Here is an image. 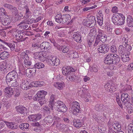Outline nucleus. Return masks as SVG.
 Listing matches in <instances>:
<instances>
[{
	"mask_svg": "<svg viewBox=\"0 0 133 133\" xmlns=\"http://www.w3.org/2000/svg\"><path fill=\"white\" fill-rule=\"evenodd\" d=\"M51 48V45L47 42H44L42 43L39 46V51H48Z\"/></svg>",
	"mask_w": 133,
	"mask_h": 133,
	"instance_id": "nucleus-8",
	"label": "nucleus"
},
{
	"mask_svg": "<svg viewBox=\"0 0 133 133\" xmlns=\"http://www.w3.org/2000/svg\"><path fill=\"white\" fill-rule=\"evenodd\" d=\"M48 59V62L50 63L51 65H52L57 66L59 64V60L56 58V57L53 56V57L50 56H48L46 58Z\"/></svg>",
	"mask_w": 133,
	"mask_h": 133,
	"instance_id": "nucleus-7",
	"label": "nucleus"
},
{
	"mask_svg": "<svg viewBox=\"0 0 133 133\" xmlns=\"http://www.w3.org/2000/svg\"><path fill=\"white\" fill-rule=\"evenodd\" d=\"M54 105L57 107V111H58L65 112L67 110V108L65 105L61 101H57Z\"/></svg>",
	"mask_w": 133,
	"mask_h": 133,
	"instance_id": "nucleus-4",
	"label": "nucleus"
},
{
	"mask_svg": "<svg viewBox=\"0 0 133 133\" xmlns=\"http://www.w3.org/2000/svg\"><path fill=\"white\" fill-rule=\"evenodd\" d=\"M118 52L119 55L122 54L125 51H126L125 46H124L123 45H120L118 48Z\"/></svg>",
	"mask_w": 133,
	"mask_h": 133,
	"instance_id": "nucleus-33",
	"label": "nucleus"
},
{
	"mask_svg": "<svg viewBox=\"0 0 133 133\" xmlns=\"http://www.w3.org/2000/svg\"><path fill=\"white\" fill-rule=\"evenodd\" d=\"M58 125L59 126H59V128L61 130H64L66 128V125L64 124H60Z\"/></svg>",
	"mask_w": 133,
	"mask_h": 133,
	"instance_id": "nucleus-60",
	"label": "nucleus"
},
{
	"mask_svg": "<svg viewBox=\"0 0 133 133\" xmlns=\"http://www.w3.org/2000/svg\"><path fill=\"white\" fill-rule=\"evenodd\" d=\"M5 44H6L7 47H9L11 50H13L15 48V45L14 43H5Z\"/></svg>",
	"mask_w": 133,
	"mask_h": 133,
	"instance_id": "nucleus-38",
	"label": "nucleus"
},
{
	"mask_svg": "<svg viewBox=\"0 0 133 133\" xmlns=\"http://www.w3.org/2000/svg\"><path fill=\"white\" fill-rule=\"evenodd\" d=\"M130 97L128 94L126 93H122L121 96V100L124 104L129 102Z\"/></svg>",
	"mask_w": 133,
	"mask_h": 133,
	"instance_id": "nucleus-14",
	"label": "nucleus"
},
{
	"mask_svg": "<svg viewBox=\"0 0 133 133\" xmlns=\"http://www.w3.org/2000/svg\"><path fill=\"white\" fill-rule=\"evenodd\" d=\"M9 55L8 52L5 51L1 52L0 54V58L2 59H6Z\"/></svg>",
	"mask_w": 133,
	"mask_h": 133,
	"instance_id": "nucleus-29",
	"label": "nucleus"
},
{
	"mask_svg": "<svg viewBox=\"0 0 133 133\" xmlns=\"http://www.w3.org/2000/svg\"><path fill=\"white\" fill-rule=\"evenodd\" d=\"M20 56L24 61L28 59L29 58L28 55L24 52L22 53L20 55Z\"/></svg>",
	"mask_w": 133,
	"mask_h": 133,
	"instance_id": "nucleus-43",
	"label": "nucleus"
},
{
	"mask_svg": "<svg viewBox=\"0 0 133 133\" xmlns=\"http://www.w3.org/2000/svg\"><path fill=\"white\" fill-rule=\"evenodd\" d=\"M55 99V95L53 94L51 95L50 98V103L52 104L54 101Z\"/></svg>",
	"mask_w": 133,
	"mask_h": 133,
	"instance_id": "nucleus-57",
	"label": "nucleus"
},
{
	"mask_svg": "<svg viewBox=\"0 0 133 133\" xmlns=\"http://www.w3.org/2000/svg\"><path fill=\"white\" fill-rule=\"evenodd\" d=\"M98 128L99 131L102 133L104 132L106 130L105 128L103 126H98Z\"/></svg>",
	"mask_w": 133,
	"mask_h": 133,
	"instance_id": "nucleus-50",
	"label": "nucleus"
},
{
	"mask_svg": "<svg viewBox=\"0 0 133 133\" xmlns=\"http://www.w3.org/2000/svg\"><path fill=\"white\" fill-rule=\"evenodd\" d=\"M50 109L48 108L47 106H45L43 108V111L48 114H49L50 113Z\"/></svg>",
	"mask_w": 133,
	"mask_h": 133,
	"instance_id": "nucleus-48",
	"label": "nucleus"
},
{
	"mask_svg": "<svg viewBox=\"0 0 133 133\" xmlns=\"http://www.w3.org/2000/svg\"><path fill=\"white\" fill-rule=\"evenodd\" d=\"M96 29L95 28H93L90 30V32L92 34L93 36H95L96 35Z\"/></svg>",
	"mask_w": 133,
	"mask_h": 133,
	"instance_id": "nucleus-63",
	"label": "nucleus"
},
{
	"mask_svg": "<svg viewBox=\"0 0 133 133\" xmlns=\"http://www.w3.org/2000/svg\"><path fill=\"white\" fill-rule=\"evenodd\" d=\"M133 70V63H131L129 65L127 69V71H131Z\"/></svg>",
	"mask_w": 133,
	"mask_h": 133,
	"instance_id": "nucleus-58",
	"label": "nucleus"
},
{
	"mask_svg": "<svg viewBox=\"0 0 133 133\" xmlns=\"http://www.w3.org/2000/svg\"><path fill=\"white\" fill-rule=\"evenodd\" d=\"M116 57L115 58V60H113V63H112V64H118V63L120 61V58H119L118 56V55H117V56H115Z\"/></svg>",
	"mask_w": 133,
	"mask_h": 133,
	"instance_id": "nucleus-51",
	"label": "nucleus"
},
{
	"mask_svg": "<svg viewBox=\"0 0 133 133\" xmlns=\"http://www.w3.org/2000/svg\"><path fill=\"white\" fill-rule=\"evenodd\" d=\"M27 24V22L25 19L23 20L19 24L17 25V26H18L20 28H21L22 29L27 30L29 28L28 25L25 24Z\"/></svg>",
	"mask_w": 133,
	"mask_h": 133,
	"instance_id": "nucleus-15",
	"label": "nucleus"
},
{
	"mask_svg": "<svg viewBox=\"0 0 133 133\" xmlns=\"http://www.w3.org/2000/svg\"><path fill=\"white\" fill-rule=\"evenodd\" d=\"M37 100H38V102L41 105V106L45 102V98H36Z\"/></svg>",
	"mask_w": 133,
	"mask_h": 133,
	"instance_id": "nucleus-46",
	"label": "nucleus"
},
{
	"mask_svg": "<svg viewBox=\"0 0 133 133\" xmlns=\"http://www.w3.org/2000/svg\"><path fill=\"white\" fill-rule=\"evenodd\" d=\"M41 117L42 115L41 114H38L30 115L29 116L28 118L30 121H35L39 120Z\"/></svg>",
	"mask_w": 133,
	"mask_h": 133,
	"instance_id": "nucleus-17",
	"label": "nucleus"
},
{
	"mask_svg": "<svg viewBox=\"0 0 133 133\" xmlns=\"http://www.w3.org/2000/svg\"><path fill=\"white\" fill-rule=\"evenodd\" d=\"M97 23L100 26H102L103 23V18L102 17H98Z\"/></svg>",
	"mask_w": 133,
	"mask_h": 133,
	"instance_id": "nucleus-49",
	"label": "nucleus"
},
{
	"mask_svg": "<svg viewBox=\"0 0 133 133\" xmlns=\"http://www.w3.org/2000/svg\"><path fill=\"white\" fill-rule=\"evenodd\" d=\"M115 56H117V54H109L105 58L104 63L108 65L112 64L113 63V61L115 59Z\"/></svg>",
	"mask_w": 133,
	"mask_h": 133,
	"instance_id": "nucleus-5",
	"label": "nucleus"
},
{
	"mask_svg": "<svg viewBox=\"0 0 133 133\" xmlns=\"http://www.w3.org/2000/svg\"><path fill=\"white\" fill-rule=\"evenodd\" d=\"M127 53L126 54H121V58L122 61L123 62H126L129 61L130 58L129 57V55Z\"/></svg>",
	"mask_w": 133,
	"mask_h": 133,
	"instance_id": "nucleus-27",
	"label": "nucleus"
},
{
	"mask_svg": "<svg viewBox=\"0 0 133 133\" xmlns=\"http://www.w3.org/2000/svg\"><path fill=\"white\" fill-rule=\"evenodd\" d=\"M69 53H70V55L69 57L70 58H76L78 56V53L76 51H70Z\"/></svg>",
	"mask_w": 133,
	"mask_h": 133,
	"instance_id": "nucleus-36",
	"label": "nucleus"
},
{
	"mask_svg": "<svg viewBox=\"0 0 133 133\" xmlns=\"http://www.w3.org/2000/svg\"><path fill=\"white\" fill-rule=\"evenodd\" d=\"M60 14H57L55 16V21L59 23H63V17Z\"/></svg>",
	"mask_w": 133,
	"mask_h": 133,
	"instance_id": "nucleus-20",
	"label": "nucleus"
},
{
	"mask_svg": "<svg viewBox=\"0 0 133 133\" xmlns=\"http://www.w3.org/2000/svg\"><path fill=\"white\" fill-rule=\"evenodd\" d=\"M5 93L8 94V96L9 97H11L13 94L14 91L12 89L9 87H6L5 90Z\"/></svg>",
	"mask_w": 133,
	"mask_h": 133,
	"instance_id": "nucleus-19",
	"label": "nucleus"
},
{
	"mask_svg": "<svg viewBox=\"0 0 133 133\" xmlns=\"http://www.w3.org/2000/svg\"><path fill=\"white\" fill-rule=\"evenodd\" d=\"M32 47L34 48L35 49H38V50L39 51V46L37 43H33L32 44Z\"/></svg>",
	"mask_w": 133,
	"mask_h": 133,
	"instance_id": "nucleus-55",
	"label": "nucleus"
},
{
	"mask_svg": "<svg viewBox=\"0 0 133 133\" xmlns=\"http://www.w3.org/2000/svg\"><path fill=\"white\" fill-rule=\"evenodd\" d=\"M85 21L84 23V24L86 26L91 28L94 27L96 24V21L95 19V17L93 16H90L89 19L84 20Z\"/></svg>",
	"mask_w": 133,
	"mask_h": 133,
	"instance_id": "nucleus-3",
	"label": "nucleus"
},
{
	"mask_svg": "<svg viewBox=\"0 0 133 133\" xmlns=\"http://www.w3.org/2000/svg\"><path fill=\"white\" fill-rule=\"evenodd\" d=\"M112 20L115 25H121L124 24L125 18L123 14L116 13L113 15Z\"/></svg>",
	"mask_w": 133,
	"mask_h": 133,
	"instance_id": "nucleus-2",
	"label": "nucleus"
},
{
	"mask_svg": "<svg viewBox=\"0 0 133 133\" xmlns=\"http://www.w3.org/2000/svg\"><path fill=\"white\" fill-rule=\"evenodd\" d=\"M98 34L97 36V38H98L102 42H105L107 39L106 35L104 34L103 31L101 29H99Z\"/></svg>",
	"mask_w": 133,
	"mask_h": 133,
	"instance_id": "nucleus-10",
	"label": "nucleus"
},
{
	"mask_svg": "<svg viewBox=\"0 0 133 133\" xmlns=\"http://www.w3.org/2000/svg\"><path fill=\"white\" fill-rule=\"evenodd\" d=\"M35 68L41 69L43 68L44 66V64L41 63H37L34 65Z\"/></svg>",
	"mask_w": 133,
	"mask_h": 133,
	"instance_id": "nucleus-41",
	"label": "nucleus"
},
{
	"mask_svg": "<svg viewBox=\"0 0 133 133\" xmlns=\"http://www.w3.org/2000/svg\"><path fill=\"white\" fill-rule=\"evenodd\" d=\"M23 63L24 66L27 67H28V66L32 64L31 62L29 61L28 59L24 61Z\"/></svg>",
	"mask_w": 133,
	"mask_h": 133,
	"instance_id": "nucleus-45",
	"label": "nucleus"
},
{
	"mask_svg": "<svg viewBox=\"0 0 133 133\" xmlns=\"http://www.w3.org/2000/svg\"><path fill=\"white\" fill-rule=\"evenodd\" d=\"M17 72L15 70H13L9 72L6 76V82H8L9 81H10L13 79H16L17 77Z\"/></svg>",
	"mask_w": 133,
	"mask_h": 133,
	"instance_id": "nucleus-6",
	"label": "nucleus"
},
{
	"mask_svg": "<svg viewBox=\"0 0 133 133\" xmlns=\"http://www.w3.org/2000/svg\"><path fill=\"white\" fill-rule=\"evenodd\" d=\"M29 126L28 123H22L19 125V127L22 130L26 131L28 129Z\"/></svg>",
	"mask_w": 133,
	"mask_h": 133,
	"instance_id": "nucleus-26",
	"label": "nucleus"
},
{
	"mask_svg": "<svg viewBox=\"0 0 133 133\" xmlns=\"http://www.w3.org/2000/svg\"><path fill=\"white\" fill-rule=\"evenodd\" d=\"M74 34L73 36L74 39L77 42H82V39L80 34L77 32Z\"/></svg>",
	"mask_w": 133,
	"mask_h": 133,
	"instance_id": "nucleus-18",
	"label": "nucleus"
},
{
	"mask_svg": "<svg viewBox=\"0 0 133 133\" xmlns=\"http://www.w3.org/2000/svg\"><path fill=\"white\" fill-rule=\"evenodd\" d=\"M20 30H19L18 29H15L12 30V34L14 36H15L16 37L17 36V35L18 34L19 31Z\"/></svg>",
	"mask_w": 133,
	"mask_h": 133,
	"instance_id": "nucleus-53",
	"label": "nucleus"
},
{
	"mask_svg": "<svg viewBox=\"0 0 133 133\" xmlns=\"http://www.w3.org/2000/svg\"><path fill=\"white\" fill-rule=\"evenodd\" d=\"M2 25H3L4 26H6L9 25L11 22L9 20V18L6 17L2 19Z\"/></svg>",
	"mask_w": 133,
	"mask_h": 133,
	"instance_id": "nucleus-25",
	"label": "nucleus"
},
{
	"mask_svg": "<svg viewBox=\"0 0 133 133\" xmlns=\"http://www.w3.org/2000/svg\"><path fill=\"white\" fill-rule=\"evenodd\" d=\"M73 122L74 125L77 128H79L82 126L81 121L79 119L74 120Z\"/></svg>",
	"mask_w": 133,
	"mask_h": 133,
	"instance_id": "nucleus-28",
	"label": "nucleus"
},
{
	"mask_svg": "<svg viewBox=\"0 0 133 133\" xmlns=\"http://www.w3.org/2000/svg\"><path fill=\"white\" fill-rule=\"evenodd\" d=\"M63 22L65 23L67 22H69L71 19V17L70 15L68 14H66L65 15H63Z\"/></svg>",
	"mask_w": 133,
	"mask_h": 133,
	"instance_id": "nucleus-31",
	"label": "nucleus"
},
{
	"mask_svg": "<svg viewBox=\"0 0 133 133\" xmlns=\"http://www.w3.org/2000/svg\"><path fill=\"white\" fill-rule=\"evenodd\" d=\"M98 39V38H96L95 42L94 44V46H96L98 45H100L101 44V42Z\"/></svg>",
	"mask_w": 133,
	"mask_h": 133,
	"instance_id": "nucleus-62",
	"label": "nucleus"
},
{
	"mask_svg": "<svg viewBox=\"0 0 133 133\" xmlns=\"http://www.w3.org/2000/svg\"><path fill=\"white\" fill-rule=\"evenodd\" d=\"M36 58L38 59L41 61H43L45 60V59L48 57V56L44 52L41 51L37 52L34 54Z\"/></svg>",
	"mask_w": 133,
	"mask_h": 133,
	"instance_id": "nucleus-11",
	"label": "nucleus"
},
{
	"mask_svg": "<svg viewBox=\"0 0 133 133\" xmlns=\"http://www.w3.org/2000/svg\"><path fill=\"white\" fill-rule=\"evenodd\" d=\"M104 87L106 90L110 92H113L115 91V87L112 85H110L109 83H108L105 84L104 86Z\"/></svg>",
	"mask_w": 133,
	"mask_h": 133,
	"instance_id": "nucleus-21",
	"label": "nucleus"
},
{
	"mask_svg": "<svg viewBox=\"0 0 133 133\" xmlns=\"http://www.w3.org/2000/svg\"><path fill=\"white\" fill-rule=\"evenodd\" d=\"M7 84L9 86L12 87H16L18 85V83L16 79H13L10 81L6 82Z\"/></svg>",
	"mask_w": 133,
	"mask_h": 133,
	"instance_id": "nucleus-22",
	"label": "nucleus"
},
{
	"mask_svg": "<svg viewBox=\"0 0 133 133\" xmlns=\"http://www.w3.org/2000/svg\"><path fill=\"white\" fill-rule=\"evenodd\" d=\"M110 123L111 125H112L113 128H116V131H118L121 130V125L118 123V122H112L110 121Z\"/></svg>",
	"mask_w": 133,
	"mask_h": 133,
	"instance_id": "nucleus-23",
	"label": "nucleus"
},
{
	"mask_svg": "<svg viewBox=\"0 0 133 133\" xmlns=\"http://www.w3.org/2000/svg\"><path fill=\"white\" fill-rule=\"evenodd\" d=\"M47 92L43 90H41L38 92L37 94L35 95L33 97V99L34 100L36 101L37 100L36 98H45V96L47 94Z\"/></svg>",
	"mask_w": 133,
	"mask_h": 133,
	"instance_id": "nucleus-13",
	"label": "nucleus"
},
{
	"mask_svg": "<svg viewBox=\"0 0 133 133\" xmlns=\"http://www.w3.org/2000/svg\"><path fill=\"white\" fill-rule=\"evenodd\" d=\"M25 67L23 65L21 64L19 66V68L20 71H23L25 69Z\"/></svg>",
	"mask_w": 133,
	"mask_h": 133,
	"instance_id": "nucleus-64",
	"label": "nucleus"
},
{
	"mask_svg": "<svg viewBox=\"0 0 133 133\" xmlns=\"http://www.w3.org/2000/svg\"><path fill=\"white\" fill-rule=\"evenodd\" d=\"M109 48V47L108 44L102 43L99 46L98 50L99 52L105 54L108 51Z\"/></svg>",
	"mask_w": 133,
	"mask_h": 133,
	"instance_id": "nucleus-9",
	"label": "nucleus"
},
{
	"mask_svg": "<svg viewBox=\"0 0 133 133\" xmlns=\"http://www.w3.org/2000/svg\"><path fill=\"white\" fill-rule=\"evenodd\" d=\"M6 124L7 125L10 129H14L17 128V127L15 125L13 124L12 123H9L8 122H6Z\"/></svg>",
	"mask_w": 133,
	"mask_h": 133,
	"instance_id": "nucleus-40",
	"label": "nucleus"
},
{
	"mask_svg": "<svg viewBox=\"0 0 133 133\" xmlns=\"http://www.w3.org/2000/svg\"><path fill=\"white\" fill-rule=\"evenodd\" d=\"M89 69L91 71H93L95 72H97L98 71L97 67L95 65H94L92 66H89Z\"/></svg>",
	"mask_w": 133,
	"mask_h": 133,
	"instance_id": "nucleus-44",
	"label": "nucleus"
},
{
	"mask_svg": "<svg viewBox=\"0 0 133 133\" xmlns=\"http://www.w3.org/2000/svg\"><path fill=\"white\" fill-rule=\"evenodd\" d=\"M72 109L75 108L80 109V106L78 103L76 101H74L72 103Z\"/></svg>",
	"mask_w": 133,
	"mask_h": 133,
	"instance_id": "nucleus-37",
	"label": "nucleus"
},
{
	"mask_svg": "<svg viewBox=\"0 0 133 133\" xmlns=\"http://www.w3.org/2000/svg\"><path fill=\"white\" fill-rule=\"evenodd\" d=\"M128 133H133V124H130L128 127Z\"/></svg>",
	"mask_w": 133,
	"mask_h": 133,
	"instance_id": "nucleus-47",
	"label": "nucleus"
},
{
	"mask_svg": "<svg viewBox=\"0 0 133 133\" xmlns=\"http://www.w3.org/2000/svg\"><path fill=\"white\" fill-rule=\"evenodd\" d=\"M63 85L64 83H62L59 82H55L54 84V86L55 87L59 90L63 89Z\"/></svg>",
	"mask_w": 133,
	"mask_h": 133,
	"instance_id": "nucleus-30",
	"label": "nucleus"
},
{
	"mask_svg": "<svg viewBox=\"0 0 133 133\" xmlns=\"http://www.w3.org/2000/svg\"><path fill=\"white\" fill-rule=\"evenodd\" d=\"M61 50L64 53H67L69 54V47L66 46L64 47H62L61 49Z\"/></svg>",
	"mask_w": 133,
	"mask_h": 133,
	"instance_id": "nucleus-35",
	"label": "nucleus"
},
{
	"mask_svg": "<svg viewBox=\"0 0 133 133\" xmlns=\"http://www.w3.org/2000/svg\"><path fill=\"white\" fill-rule=\"evenodd\" d=\"M54 120V117H51L50 115L48 116V117H45L44 121L46 123H52Z\"/></svg>",
	"mask_w": 133,
	"mask_h": 133,
	"instance_id": "nucleus-32",
	"label": "nucleus"
},
{
	"mask_svg": "<svg viewBox=\"0 0 133 133\" xmlns=\"http://www.w3.org/2000/svg\"><path fill=\"white\" fill-rule=\"evenodd\" d=\"M110 50L111 52L114 53L116 52L117 51V49L116 46L114 45H112L110 47Z\"/></svg>",
	"mask_w": 133,
	"mask_h": 133,
	"instance_id": "nucleus-56",
	"label": "nucleus"
},
{
	"mask_svg": "<svg viewBox=\"0 0 133 133\" xmlns=\"http://www.w3.org/2000/svg\"><path fill=\"white\" fill-rule=\"evenodd\" d=\"M25 74L28 76L32 75V72H31L30 68H28L26 70Z\"/></svg>",
	"mask_w": 133,
	"mask_h": 133,
	"instance_id": "nucleus-59",
	"label": "nucleus"
},
{
	"mask_svg": "<svg viewBox=\"0 0 133 133\" xmlns=\"http://www.w3.org/2000/svg\"><path fill=\"white\" fill-rule=\"evenodd\" d=\"M16 111L24 116L27 115L28 111L26 108L23 106L19 105L16 107Z\"/></svg>",
	"mask_w": 133,
	"mask_h": 133,
	"instance_id": "nucleus-12",
	"label": "nucleus"
},
{
	"mask_svg": "<svg viewBox=\"0 0 133 133\" xmlns=\"http://www.w3.org/2000/svg\"><path fill=\"white\" fill-rule=\"evenodd\" d=\"M62 72L63 75L66 76V79L69 81H75L77 78L74 74L75 70L72 68H70L68 66L63 67Z\"/></svg>",
	"mask_w": 133,
	"mask_h": 133,
	"instance_id": "nucleus-1",
	"label": "nucleus"
},
{
	"mask_svg": "<svg viewBox=\"0 0 133 133\" xmlns=\"http://www.w3.org/2000/svg\"><path fill=\"white\" fill-rule=\"evenodd\" d=\"M27 22V24H29L32 23L33 22H35V19L34 18H31L30 19V21H29L27 19H25Z\"/></svg>",
	"mask_w": 133,
	"mask_h": 133,
	"instance_id": "nucleus-61",
	"label": "nucleus"
},
{
	"mask_svg": "<svg viewBox=\"0 0 133 133\" xmlns=\"http://www.w3.org/2000/svg\"><path fill=\"white\" fill-rule=\"evenodd\" d=\"M127 21L128 26L131 27H133V19L132 17L129 16L127 18Z\"/></svg>",
	"mask_w": 133,
	"mask_h": 133,
	"instance_id": "nucleus-24",
	"label": "nucleus"
},
{
	"mask_svg": "<svg viewBox=\"0 0 133 133\" xmlns=\"http://www.w3.org/2000/svg\"><path fill=\"white\" fill-rule=\"evenodd\" d=\"M102 105H100L99 104L96 105L95 107V110L97 111H99L100 110L102 109Z\"/></svg>",
	"mask_w": 133,
	"mask_h": 133,
	"instance_id": "nucleus-54",
	"label": "nucleus"
},
{
	"mask_svg": "<svg viewBox=\"0 0 133 133\" xmlns=\"http://www.w3.org/2000/svg\"><path fill=\"white\" fill-rule=\"evenodd\" d=\"M10 10L11 11L13 15L16 16L18 14V10L16 7L13 6Z\"/></svg>",
	"mask_w": 133,
	"mask_h": 133,
	"instance_id": "nucleus-39",
	"label": "nucleus"
},
{
	"mask_svg": "<svg viewBox=\"0 0 133 133\" xmlns=\"http://www.w3.org/2000/svg\"><path fill=\"white\" fill-rule=\"evenodd\" d=\"M71 109L72 112L74 115H76L78 113L81 112L80 109L71 108Z\"/></svg>",
	"mask_w": 133,
	"mask_h": 133,
	"instance_id": "nucleus-42",
	"label": "nucleus"
},
{
	"mask_svg": "<svg viewBox=\"0 0 133 133\" xmlns=\"http://www.w3.org/2000/svg\"><path fill=\"white\" fill-rule=\"evenodd\" d=\"M124 46L125 48L126 53H127L128 55H130V51L131 50L132 48L131 46L129 44H127Z\"/></svg>",
	"mask_w": 133,
	"mask_h": 133,
	"instance_id": "nucleus-34",
	"label": "nucleus"
},
{
	"mask_svg": "<svg viewBox=\"0 0 133 133\" xmlns=\"http://www.w3.org/2000/svg\"><path fill=\"white\" fill-rule=\"evenodd\" d=\"M6 13L5 9L3 8L0 9V16H3L5 15Z\"/></svg>",
	"mask_w": 133,
	"mask_h": 133,
	"instance_id": "nucleus-52",
	"label": "nucleus"
},
{
	"mask_svg": "<svg viewBox=\"0 0 133 133\" xmlns=\"http://www.w3.org/2000/svg\"><path fill=\"white\" fill-rule=\"evenodd\" d=\"M25 35L23 34L21 30H20L19 31L18 34L17 35L16 38L19 40V41L22 42L25 40L26 38H28L27 37H25Z\"/></svg>",
	"mask_w": 133,
	"mask_h": 133,
	"instance_id": "nucleus-16",
	"label": "nucleus"
}]
</instances>
